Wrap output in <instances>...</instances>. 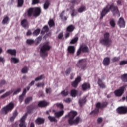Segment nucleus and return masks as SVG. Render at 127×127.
I'll use <instances>...</instances> for the list:
<instances>
[{
	"instance_id": "obj_30",
	"label": "nucleus",
	"mask_w": 127,
	"mask_h": 127,
	"mask_svg": "<svg viewBox=\"0 0 127 127\" xmlns=\"http://www.w3.org/2000/svg\"><path fill=\"white\" fill-rule=\"evenodd\" d=\"M74 29V27L72 25H70L69 26H68L67 28V31H69L70 32L73 31Z\"/></svg>"
},
{
	"instance_id": "obj_21",
	"label": "nucleus",
	"mask_w": 127,
	"mask_h": 127,
	"mask_svg": "<svg viewBox=\"0 0 127 127\" xmlns=\"http://www.w3.org/2000/svg\"><path fill=\"white\" fill-rule=\"evenodd\" d=\"M44 119L43 118H38L36 121V123L38 124V125H41V124H43L44 122Z\"/></svg>"
},
{
	"instance_id": "obj_1",
	"label": "nucleus",
	"mask_w": 127,
	"mask_h": 127,
	"mask_svg": "<svg viewBox=\"0 0 127 127\" xmlns=\"http://www.w3.org/2000/svg\"><path fill=\"white\" fill-rule=\"evenodd\" d=\"M77 113L76 111H70L66 117H69L68 120L69 124L70 125H77L79 123H81V119L79 117H77L75 118V117L77 116Z\"/></svg>"
},
{
	"instance_id": "obj_63",
	"label": "nucleus",
	"mask_w": 127,
	"mask_h": 127,
	"mask_svg": "<svg viewBox=\"0 0 127 127\" xmlns=\"http://www.w3.org/2000/svg\"><path fill=\"white\" fill-rule=\"evenodd\" d=\"M31 34V32L30 30L28 31L27 33V36H30Z\"/></svg>"
},
{
	"instance_id": "obj_16",
	"label": "nucleus",
	"mask_w": 127,
	"mask_h": 127,
	"mask_svg": "<svg viewBox=\"0 0 127 127\" xmlns=\"http://www.w3.org/2000/svg\"><path fill=\"white\" fill-rule=\"evenodd\" d=\"M103 63L104 65L108 66L110 64V58L108 57L104 58Z\"/></svg>"
},
{
	"instance_id": "obj_57",
	"label": "nucleus",
	"mask_w": 127,
	"mask_h": 127,
	"mask_svg": "<svg viewBox=\"0 0 127 127\" xmlns=\"http://www.w3.org/2000/svg\"><path fill=\"white\" fill-rule=\"evenodd\" d=\"M41 39H42L41 37H39L38 38H37L36 39V41H37V43H39V42L41 41Z\"/></svg>"
},
{
	"instance_id": "obj_28",
	"label": "nucleus",
	"mask_w": 127,
	"mask_h": 127,
	"mask_svg": "<svg viewBox=\"0 0 127 127\" xmlns=\"http://www.w3.org/2000/svg\"><path fill=\"white\" fill-rule=\"evenodd\" d=\"M48 119L50 121V122H57V120L55 117H52V116H49L48 117Z\"/></svg>"
},
{
	"instance_id": "obj_42",
	"label": "nucleus",
	"mask_w": 127,
	"mask_h": 127,
	"mask_svg": "<svg viewBox=\"0 0 127 127\" xmlns=\"http://www.w3.org/2000/svg\"><path fill=\"white\" fill-rule=\"evenodd\" d=\"M40 32V30L39 29H38L36 30L33 33L34 36H36L39 34Z\"/></svg>"
},
{
	"instance_id": "obj_43",
	"label": "nucleus",
	"mask_w": 127,
	"mask_h": 127,
	"mask_svg": "<svg viewBox=\"0 0 127 127\" xmlns=\"http://www.w3.org/2000/svg\"><path fill=\"white\" fill-rule=\"evenodd\" d=\"M110 23L112 27H114L115 26L116 24L114 20L113 19L111 20Z\"/></svg>"
},
{
	"instance_id": "obj_5",
	"label": "nucleus",
	"mask_w": 127,
	"mask_h": 127,
	"mask_svg": "<svg viewBox=\"0 0 127 127\" xmlns=\"http://www.w3.org/2000/svg\"><path fill=\"white\" fill-rule=\"evenodd\" d=\"M51 47L48 43L45 44L41 49L40 55L42 57H46L48 55L47 51L49 50Z\"/></svg>"
},
{
	"instance_id": "obj_7",
	"label": "nucleus",
	"mask_w": 127,
	"mask_h": 127,
	"mask_svg": "<svg viewBox=\"0 0 127 127\" xmlns=\"http://www.w3.org/2000/svg\"><path fill=\"white\" fill-rule=\"evenodd\" d=\"M109 34L106 33L105 34L104 39L100 40V43L103 45H108L110 44L112 41L109 39Z\"/></svg>"
},
{
	"instance_id": "obj_61",
	"label": "nucleus",
	"mask_w": 127,
	"mask_h": 127,
	"mask_svg": "<svg viewBox=\"0 0 127 127\" xmlns=\"http://www.w3.org/2000/svg\"><path fill=\"white\" fill-rule=\"evenodd\" d=\"M70 71H71V69H70V68L66 70V74H69V73L70 72Z\"/></svg>"
},
{
	"instance_id": "obj_9",
	"label": "nucleus",
	"mask_w": 127,
	"mask_h": 127,
	"mask_svg": "<svg viewBox=\"0 0 127 127\" xmlns=\"http://www.w3.org/2000/svg\"><path fill=\"white\" fill-rule=\"evenodd\" d=\"M27 117V113H26L20 119V123L19 124L20 127H26V123L25 122V120Z\"/></svg>"
},
{
	"instance_id": "obj_25",
	"label": "nucleus",
	"mask_w": 127,
	"mask_h": 127,
	"mask_svg": "<svg viewBox=\"0 0 127 127\" xmlns=\"http://www.w3.org/2000/svg\"><path fill=\"white\" fill-rule=\"evenodd\" d=\"M11 62L14 64L18 63L19 62V59L15 57H12L11 58Z\"/></svg>"
},
{
	"instance_id": "obj_15",
	"label": "nucleus",
	"mask_w": 127,
	"mask_h": 127,
	"mask_svg": "<svg viewBox=\"0 0 127 127\" xmlns=\"http://www.w3.org/2000/svg\"><path fill=\"white\" fill-rule=\"evenodd\" d=\"M81 77L80 76L78 77L76 79L75 81L72 83V85L74 87H77L78 83L81 81Z\"/></svg>"
},
{
	"instance_id": "obj_26",
	"label": "nucleus",
	"mask_w": 127,
	"mask_h": 127,
	"mask_svg": "<svg viewBox=\"0 0 127 127\" xmlns=\"http://www.w3.org/2000/svg\"><path fill=\"white\" fill-rule=\"evenodd\" d=\"M78 91L75 89H73L71 91V95L72 97H75L77 94Z\"/></svg>"
},
{
	"instance_id": "obj_64",
	"label": "nucleus",
	"mask_w": 127,
	"mask_h": 127,
	"mask_svg": "<svg viewBox=\"0 0 127 127\" xmlns=\"http://www.w3.org/2000/svg\"><path fill=\"white\" fill-rule=\"evenodd\" d=\"M62 37H63V34H62V33H60V34L59 35V36H58V38H60V39L62 38Z\"/></svg>"
},
{
	"instance_id": "obj_3",
	"label": "nucleus",
	"mask_w": 127,
	"mask_h": 127,
	"mask_svg": "<svg viewBox=\"0 0 127 127\" xmlns=\"http://www.w3.org/2000/svg\"><path fill=\"white\" fill-rule=\"evenodd\" d=\"M14 107V104L13 103H10L6 106L4 107L1 110L2 115H6L9 112H11Z\"/></svg>"
},
{
	"instance_id": "obj_17",
	"label": "nucleus",
	"mask_w": 127,
	"mask_h": 127,
	"mask_svg": "<svg viewBox=\"0 0 127 127\" xmlns=\"http://www.w3.org/2000/svg\"><path fill=\"white\" fill-rule=\"evenodd\" d=\"M82 88L83 90L86 91L90 88V85L89 83H84L82 85Z\"/></svg>"
},
{
	"instance_id": "obj_31",
	"label": "nucleus",
	"mask_w": 127,
	"mask_h": 127,
	"mask_svg": "<svg viewBox=\"0 0 127 127\" xmlns=\"http://www.w3.org/2000/svg\"><path fill=\"white\" fill-rule=\"evenodd\" d=\"M55 105L57 108H59L60 109H64V106L63 104L59 103H56L55 104Z\"/></svg>"
},
{
	"instance_id": "obj_34",
	"label": "nucleus",
	"mask_w": 127,
	"mask_h": 127,
	"mask_svg": "<svg viewBox=\"0 0 127 127\" xmlns=\"http://www.w3.org/2000/svg\"><path fill=\"white\" fill-rule=\"evenodd\" d=\"M24 1L23 0H18V7H21L23 4Z\"/></svg>"
},
{
	"instance_id": "obj_59",
	"label": "nucleus",
	"mask_w": 127,
	"mask_h": 127,
	"mask_svg": "<svg viewBox=\"0 0 127 127\" xmlns=\"http://www.w3.org/2000/svg\"><path fill=\"white\" fill-rule=\"evenodd\" d=\"M0 62L3 63L4 62H5V60L3 58L0 57Z\"/></svg>"
},
{
	"instance_id": "obj_46",
	"label": "nucleus",
	"mask_w": 127,
	"mask_h": 127,
	"mask_svg": "<svg viewBox=\"0 0 127 127\" xmlns=\"http://www.w3.org/2000/svg\"><path fill=\"white\" fill-rule=\"evenodd\" d=\"M36 85L37 87H41L44 86V83L43 82H42V83H38L37 84H36Z\"/></svg>"
},
{
	"instance_id": "obj_8",
	"label": "nucleus",
	"mask_w": 127,
	"mask_h": 127,
	"mask_svg": "<svg viewBox=\"0 0 127 127\" xmlns=\"http://www.w3.org/2000/svg\"><path fill=\"white\" fill-rule=\"evenodd\" d=\"M127 85H124V86L121 87L119 89L116 90L114 91V94L116 96L120 97L124 93L125 89L127 87Z\"/></svg>"
},
{
	"instance_id": "obj_55",
	"label": "nucleus",
	"mask_w": 127,
	"mask_h": 127,
	"mask_svg": "<svg viewBox=\"0 0 127 127\" xmlns=\"http://www.w3.org/2000/svg\"><path fill=\"white\" fill-rule=\"evenodd\" d=\"M21 91L20 88H18L13 93V95L16 94L17 93H18L19 92Z\"/></svg>"
},
{
	"instance_id": "obj_54",
	"label": "nucleus",
	"mask_w": 127,
	"mask_h": 127,
	"mask_svg": "<svg viewBox=\"0 0 127 127\" xmlns=\"http://www.w3.org/2000/svg\"><path fill=\"white\" fill-rule=\"evenodd\" d=\"M39 2V0H33L32 4L33 5L36 4L38 3Z\"/></svg>"
},
{
	"instance_id": "obj_27",
	"label": "nucleus",
	"mask_w": 127,
	"mask_h": 127,
	"mask_svg": "<svg viewBox=\"0 0 127 127\" xmlns=\"http://www.w3.org/2000/svg\"><path fill=\"white\" fill-rule=\"evenodd\" d=\"M98 84L100 87L102 88H105L106 87L105 85L102 82V81L100 79L98 80Z\"/></svg>"
},
{
	"instance_id": "obj_33",
	"label": "nucleus",
	"mask_w": 127,
	"mask_h": 127,
	"mask_svg": "<svg viewBox=\"0 0 127 127\" xmlns=\"http://www.w3.org/2000/svg\"><path fill=\"white\" fill-rule=\"evenodd\" d=\"M68 94H69V92H68V91L67 90H64V91L61 92V94L63 96H64L68 95Z\"/></svg>"
},
{
	"instance_id": "obj_2",
	"label": "nucleus",
	"mask_w": 127,
	"mask_h": 127,
	"mask_svg": "<svg viewBox=\"0 0 127 127\" xmlns=\"http://www.w3.org/2000/svg\"><path fill=\"white\" fill-rule=\"evenodd\" d=\"M110 10H112L114 15L118 14L119 16H120L119 12L117 7L114 6V5L110 6L108 5L102 10V12L101 13V17L100 19H102L103 17L110 11Z\"/></svg>"
},
{
	"instance_id": "obj_36",
	"label": "nucleus",
	"mask_w": 127,
	"mask_h": 127,
	"mask_svg": "<svg viewBox=\"0 0 127 127\" xmlns=\"http://www.w3.org/2000/svg\"><path fill=\"white\" fill-rule=\"evenodd\" d=\"M79 102L80 105L82 106L86 102V100L85 98L80 99Z\"/></svg>"
},
{
	"instance_id": "obj_35",
	"label": "nucleus",
	"mask_w": 127,
	"mask_h": 127,
	"mask_svg": "<svg viewBox=\"0 0 127 127\" xmlns=\"http://www.w3.org/2000/svg\"><path fill=\"white\" fill-rule=\"evenodd\" d=\"M78 37H76L75 38L73 39L70 41V44H75V43H76L78 41Z\"/></svg>"
},
{
	"instance_id": "obj_12",
	"label": "nucleus",
	"mask_w": 127,
	"mask_h": 127,
	"mask_svg": "<svg viewBox=\"0 0 127 127\" xmlns=\"http://www.w3.org/2000/svg\"><path fill=\"white\" fill-rule=\"evenodd\" d=\"M118 25L120 28H124L125 27V22L123 18H120L119 19Z\"/></svg>"
},
{
	"instance_id": "obj_45",
	"label": "nucleus",
	"mask_w": 127,
	"mask_h": 127,
	"mask_svg": "<svg viewBox=\"0 0 127 127\" xmlns=\"http://www.w3.org/2000/svg\"><path fill=\"white\" fill-rule=\"evenodd\" d=\"M44 78L43 75H41L40 76L37 77V78H35V81H38L41 80H42Z\"/></svg>"
},
{
	"instance_id": "obj_23",
	"label": "nucleus",
	"mask_w": 127,
	"mask_h": 127,
	"mask_svg": "<svg viewBox=\"0 0 127 127\" xmlns=\"http://www.w3.org/2000/svg\"><path fill=\"white\" fill-rule=\"evenodd\" d=\"M13 92V90L12 89L8 92H7L6 93H5L4 94L1 96V98L6 97L7 96L10 95Z\"/></svg>"
},
{
	"instance_id": "obj_29",
	"label": "nucleus",
	"mask_w": 127,
	"mask_h": 127,
	"mask_svg": "<svg viewBox=\"0 0 127 127\" xmlns=\"http://www.w3.org/2000/svg\"><path fill=\"white\" fill-rule=\"evenodd\" d=\"M121 79L123 81L127 82V74H123L121 77Z\"/></svg>"
},
{
	"instance_id": "obj_47",
	"label": "nucleus",
	"mask_w": 127,
	"mask_h": 127,
	"mask_svg": "<svg viewBox=\"0 0 127 127\" xmlns=\"http://www.w3.org/2000/svg\"><path fill=\"white\" fill-rule=\"evenodd\" d=\"M86 10L85 7H81L78 9V12L80 13H82Z\"/></svg>"
},
{
	"instance_id": "obj_52",
	"label": "nucleus",
	"mask_w": 127,
	"mask_h": 127,
	"mask_svg": "<svg viewBox=\"0 0 127 127\" xmlns=\"http://www.w3.org/2000/svg\"><path fill=\"white\" fill-rule=\"evenodd\" d=\"M48 30V27L47 26H45L44 27V28H43V30L42 31L44 32H47Z\"/></svg>"
},
{
	"instance_id": "obj_6",
	"label": "nucleus",
	"mask_w": 127,
	"mask_h": 127,
	"mask_svg": "<svg viewBox=\"0 0 127 127\" xmlns=\"http://www.w3.org/2000/svg\"><path fill=\"white\" fill-rule=\"evenodd\" d=\"M107 104L108 103L106 102L102 104H101L99 102L97 103L96 105V109L94 111L91 112L90 113V115H93V114H97L99 112V109L101 108H105V107H106Z\"/></svg>"
},
{
	"instance_id": "obj_4",
	"label": "nucleus",
	"mask_w": 127,
	"mask_h": 127,
	"mask_svg": "<svg viewBox=\"0 0 127 127\" xmlns=\"http://www.w3.org/2000/svg\"><path fill=\"white\" fill-rule=\"evenodd\" d=\"M41 13V10L40 8H30L27 11V14L28 16H31L33 14L34 16H38Z\"/></svg>"
},
{
	"instance_id": "obj_41",
	"label": "nucleus",
	"mask_w": 127,
	"mask_h": 127,
	"mask_svg": "<svg viewBox=\"0 0 127 127\" xmlns=\"http://www.w3.org/2000/svg\"><path fill=\"white\" fill-rule=\"evenodd\" d=\"M49 4H50L49 1L46 2V3L44 5V8L45 9H47L49 7Z\"/></svg>"
},
{
	"instance_id": "obj_51",
	"label": "nucleus",
	"mask_w": 127,
	"mask_h": 127,
	"mask_svg": "<svg viewBox=\"0 0 127 127\" xmlns=\"http://www.w3.org/2000/svg\"><path fill=\"white\" fill-rule=\"evenodd\" d=\"M76 14H77V12L74 9L72 10L71 16L72 17L75 16L76 15Z\"/></svg>"
},
{
	"instance_id": "obj_37",
	"label": "nucleus",
	"mask_w": 127,
	"mask_h": 127,
	"mask_svg": "<svg viewBox=\"0 0 127 127\" xmlns=\"http://www.w3.org/2000/svg\"><path fill=\"white\" fill-rule=\"evenodd\" d=\"M64 11H63L60 15V17L62 18V19L63 20H67V18L65 16H64Z\"/></svg>"
},
{
	"instance_id": "obj_53",
	"label": "nucleus",
	"mask_w": 127,
	"mask_h": 127,
	"mask_svg": "<svg viewBox=\"0 0 127 127\" xmlns=\"http://www.w3.org/2000/svg\"><path fill=\"white\" fill-rule=\"evenodd\" d=\"M64 101L66 103H70L71 101V99L70 98H66V99H64Z\"/></svg>"
},
{
	"instance_id": "obj_62",
	"label": "nucleus",
	"mask_w": 127,
	"mask_h": 127,
	"mask_svg": "<svg viewBox=\"0 0 127 127\" xmlns=\"http://www.w3.org/2000/svg\"><path fill=\"white\" fill-rule=\"evenodd\" d=\"M51 92V88H49L46 89V93H49Z\"/></svg>"
},
{
	"instance_id": "obj_32",
	"label": "nucleus",
	"mask_w": 127,
	"mask_h": 127,
	"mask_svg": "<svg viewBox=\"0 0 127 127\" xmlns=\"http://www.w3.org/2000/svg\"><path fill=\"white\" fill-rule=\"evenodd\" d=\"M17 115V112L16 111H15L13 115V116L11 117L10 119V120L11 122H13V121H14V119L16 118V116Z\"/></svg>"
},
{
	"instance_id": "obj_38",
	"label": "nucleus",
	"mask_w": 127,
	"mask_h": 127,
	"mask_svg": "<svg viewBox=\"0 0 127 127\" xmlns=\"http://www.w3.org/2000/svg\"><path fill=\"white\" fill-rule=\"evenodd\" d=\"M32 100V97H28V98H26V100H25V104H27V103H28L29 102L31 101Z\"/></svg>"
},
{
	"instance_id": "obj_58",
	"label": "nucleus",
	"mask_w": 127,
	"mask_h": 127,
	"mask_svg": "<svg viewBox=\"0 0 127 127\" xmlns=\"http://www.w3.org/2000/svg\"><path fill=\"white\" fill-rule=\"evenodd\" d=\"M5 81L4 80H2L1 81V83H0V87L1 86V85L5 84Z\"/></svg>"
},
{
	"instance_id": "obj_11",
	"label": "nucleus",
	"mask_w": 127,
	"mask_h": 127,
	"mask_svg": "<svg viewBox=\"0 0 127 127\" xmlns=\"http://www.w3.org/2000/svg\"><path fill=\"white\" fill-rule=\"evenodd\" d=\"M64 110H61L59 111H57L55 112L54 116L56 118H57L58 119H60L61 117H62L63 115L64 114Z\"/></svg>"
},
{
	"instance_id": "obj_44",
	"label": "nucleus",
	"mask_w": 127,
	"mask_h": 127,
	"mask_svg": "<svg viewBox=\"0 0 127 127\" xmlns=\"http://www.w3.org/2000/svg\"><path fill=\"white\" fill-rule=\"evenodd\" d=\"M28 70V68L27 67H25L23 68H22L21 71L23 73H26L27 72Z\"/></svg>"
},
{
	"instance_id": "obj_13",
	"label": "nucleus",
	"mask_w": 127,
	"mask_h": 127,
	"mask_svg": "<svg viewBox=\"0 0 127 127\" xmlns=\"http://www.w3.org/2000/svg\"><path fill=\"white\" fill-rule=\"evenodd\" d=\"M86 63V60L85 59H81L79 60L77 64H76V66L78 67H81L82 69H83L82 65L85 64Z\"/></svg>"
},
{
	"instance_id": "obj_18",
	"label": "nucleus",
	"mask_w": 127,
	"mask_h": 127,
	"mask_svg": "<svg viewBox=\"0 0 127 127\" xmlns=\"http://www.w3.org/2000/svg\"><path fill=\"white\" fill-rule=\"evenodd\" d=\"M68 50L70 53L73 54L75 52V49L74 46H70L68 48Z\"/></svg>"
},
{
	"instance_id": "obj_56",
	"label": "nucleus",
	"mask_w": 127,
	"mask_h": 127,
	"mask_svg": "<svg viewBox=\"0 0 127 127\" xmlns=\"http://www.w3.org/2000/svg\"><path fill=\"white\" fill-rule=\"evenodd\" d=\"M81 51H82V50L80 49H80L78 50V51L77 52V55L79 56L81 54Z\"/></svg>"
},
{
	"instance_id": "obj_20",
	"label": "nucleus",
	"mask_w": 127,
	"mask_h": 127,
	"mask_svg": "<svg viewBox=\"0 0 127 127\" xmlns=\"http://www.w3.org/2000/svg\"><path fill=\"white\" fill-rule=\"evenodd\" d=\"M26 92L27 91H26V89H24L23 94L19 96V101L20 102H22V101L23 100L24 97Z\"/></svg>"
},
{
	"instance_id": "obj_24",
	"label": "nucleus",
	"mask_w": 127,
	"mask_h": 127,
	"mask_svg": "<svg viewBox=\"0 0 127 127\" xmlns=\"http://www.w3.org/2000/svg\"><path fill=\"white\" fill-rule=\"evenodd\" d=\"M80 48L83 52H87L88 51V47L84 45L81 46Z\"/></svg>"
},
{
	"instance_id": "obj_22",
	"label": "nucleus",
	"mask_w": 127,
	"mask_h": 127,
	"mask_svg": "<svg viewBox=\"0 0 127 127\" xmlns=\"http://www.w3.org/2000/svg\"><path fill=\"white\" fill-rule=\"evenodd\" d=\"M6 52L7 53H9L11 54V55H15L16 53V51L15 50H11V49H9Z\"/></svg>"
},
{
	"instance_id": "obj_49",
	"label": "nucleus",
	"mask_w": 127,
	"mask_h": 127,
	"mask_svg": "<svg viewBox=\"0 0 127 127\" xmlns=\"http://www.w3.org/2000/svg\"><path fill=\"white\" fill-rule=\"evenodd\" d=\"M120 59V57H115V58H114L112 60V61L113 62H116V61H119Z\"/></svg>"
},
{
	"instance_id": "obj_39",
	"label": "nucleus",
	"mask_w": 127,
	"mask_h": 127,
	"mask_svg": "<svg viewBox=\"0 0 127 127\" xmlns=\"http://www.w3.org/2000/svg\"><path fill=\"white\" fill-rule=\"evenodd\" d=\"M48 24L50 27L54 26V22L52 19L50 20V21L48 22Z\"/></svg>"
},
{
	"instance_id": "obj_40",
	"label": "nucleus",
	"mask_w": 127,
	"mask_h": 127,
	"mask_svg": "<svg viewBox=\"0 0 127 127\" xmlns=\"http://www.w3.org/2000/svg\"><path fill=\"white\" fill-rule=\"evenodd\" d=\"M9 22V18L8 17H6L3 19L2 23L4 24H7Z\"/></svg>"
},
{
	"instance_id": "obj_14",
	"label": "nucleus",
	"mask_w": 127,
	"mask_h": 127,
	"mask_svg": "<svg viewBox=\"0 0 127 127\" xmlns=\"http://www.w3.org/2000/svg\"><path fill=\"white\" fill-rule=\"evenodd\" d=\"M49 103L46 101H41L38 103L39 107H46V106L48 105Z\"/></svg>"
},
{
	"instance_id": "obj_10",
	"label": "nucleus",
	"mask_w": 127,
	"mask_h": 127,
	"mask_svg": "<svg viewBox=\"0 0 127 127\" xmlns=\"http://www.w3.org/2000/svg\"><path fill=\"white\" fill-rule=\"evenodd\" d=\"M118 114H126L127 113V107H119L117 110Z\"/></svg>"
},
{
	"instance_id": "obj_48",
	"label": "nucleus",
	"mask_w": 127,
	"mask_h": 127,
	"mask_svg": "<svg viewBox=\"0 0 127 127\" xmlns=\"http://www.w3.org/2000/svg\"><path fill=\"white\" fill-rule=\"evenodd\" d=\"M127 64V61H122L120 62L119 64L120 65H125Z\"/></svg>"
},
{
	"instance_id": "obj_60",
	"label": "nucleus",
	"mask_w": 127,
	"mask_h": 127,
	"mask_svg": "<svg viewBox=\"0 0 127 127\" xmlns=\"http://www.w3.org/2000/svg\"><path fill=\"white\" fill-rule=\"evenodd\" d=\"M98 123H101L102 122V118H99L97 120Z\"/></svg>"
},
{
	"instance_id": "obj_19",
	"label": "nucleus",
	"mask_w": 127,
	"mask_h": 127,
	"mask_svg": "<svg viewBox=\"0 0 127 127\" xmlns=\"http://www.w3.org/2000/svg\"><path fill=\"white\" fill-rule=\"evenodd\" d=\"M21 25L25 28L28 27V24L26 19H24L21 21Z\"/></svg>"
},
{
	"instance_id": "obj_50",
	"label": "nucleus",
	"mask_w": 127,
	"mask_h": 127,
	"mask_svg": "<svg viewBox=\"0 0 127 127\" xmlns=\"http://www.w3.org/2000/svg\"><path fill=\"white\" fill-rule=\"evenodd\" d=\"M27 43L28 44H31L34 43V41L33 40H32V39H28L27 40Z\"/></svg>"
}]
</instances>
